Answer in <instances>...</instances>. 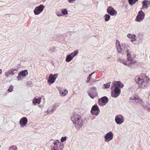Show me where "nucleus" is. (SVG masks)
I'll use <instances>...</instances> for the list:
<instances>
[{
  "mask_svg": "<svg viewBox=\"0 0 150 150\" xmlns=\"http://www.w3.org/2000/svg\"><path fill=\"white\" fill-rule=\"evenodd\" d=\"M71 120L77 129H79L83 125V120L81 116L76 114H74L71 117Z\"/></svg>",
  "mask_w": 150,
  "mask_h": 150,
  "instance_id": "f257e3e1",
  "label": "nucleus"
},
{
  "mask_svg": "<svg viewBox=\"0 0 150 150\" xmlns=\"http://www.w3.org/2000/svg\"><path fill=\"white\" fill-rule=\"evenodd\" d=\"M41 101V98H34L33 100V104L35 105L37 103L40 104Z\"/></svg>",
  "mask_w": 150,
  "mask_h": 150,
  "instance_id": "f3484780",
  "label": "nucleus"
},
{
  "mask_svg": "<svg viewBox=\"0 0 150 150\" xmlns=\"http://www.w3.org/2000/svg\"><path fill=\"white\" fill-rule=\"evenodd\" d=\"M53 144L54 145H58L57 144V143L56 142H54L53 143Z\"/></svg>",
  "mask_w": 150,
  "mask_h": 150,
  "instance_id": "8fccbe9b",
  "label": "nucleus"
},
{
  "mask_svg": "<svg viewBox=\"0 0 150 150\" xmlns=\"http://www.w3.org/2000/svg\"><path fill=\"white\" fill-rule=\"evenodd\" d=\"M145 16L144 12L142 10L140 11L136 18L135 21L138 22L142 21L144 19Z\"/></svg>",
  "mask_w": 150,
  "mask_h": 150,
  "instance_id": "39448f33",
  "label": "nucleus"
},
{
  "mask_svg": "<svg viewBox=\"0 0 150 150\" xmlns=\"http://www.w3.org/2000/svg\"><path fill=\"white\" fill-rule=\"evenodd\" d=\"M13 86L11 85V86H10L9 88L8 89V91H9L10 92H12L13 90Z\"/></svg>",
  "mask_w": 150,
  "mask_h": 150,
  "instance_id": "e433bc0d",
  "label": "nucleus"
},
{
  "mask_svg": "<svg viewBox=\"0 0 150 150\" xmlns=\"http://www.w3.org/2000/svg\"><path fill=\"white\" fill-rule=\"evenodd\" d=\"M58 106V105H57V104H56L54 105H53V107L52 109H54V110H55V109L57 108Z\"/></svg>",
  "mask_w": 150,
  "mask_h": 150,
  "instance_id": "ea45409f",
  "label": "nucleus"
},
{
  "mask_svg": "<svg viewBox=\"0 0 150 150\" xmlns=\"http://www.w3.org/2000/svg\"><path fill=\"white\" fill-rule=\"evenodd\" d=\"M131 56H127V60L129 61H132V59L131 58Z\"/></svg>",
  "mask_w": 150,
  "mask_h": 150,
  "instance_id": "79ce46f5",
  "label": "nucleus"
},
{
  "mask_svg": "<svg viewBox=\"0 0 150 150\" xmlns=\"http://www.w3.org/2000/svg\"><path fill=\"white\" fill-rule=\"evenodd\" d=\"M148 2V1L147 0H144L142 2V3H147Z\"/></svg>",
  "mask_w": 150,
  "mask_h": 150,
  "instance_id": "a18cd8bd",
  "label": "nucleus"
},
{
  "mask_svg": "<svg viewBox=\"0 0 150 150\" xmlns=\"http://www.w3.org/2000/svg\"><path fill=\"white\" fill-rule=\"evenodd\" d=\"M45 8V6L42 4H40L35 7L34 10V12L35 15H38L42 12Z\"/></svg>",
  "mask_w": 150,
  "mask_h": 150,
  "instance_id": "6e6552de",
  "label": "nucleus"
},
{
  "mask_svg": "<svg viewBox=\"0 0 150 150\" xmlns=\"http://www.w3.org/2000/svg\"><path fill=\"white\" fill-rule=\"evenodd\" d=\"M94 73V72H93L91 73V74L89 75L88 76V77L87 78V81L86 82L87 83H89L90 81V80L91 78V76Z\"/></svg>",
  "mask_w": 150,
  "mask_h": 150,
  "instance_id": "bb28decb",
  "label": "nucleus"
},
{
  "mask_svg": "<svg viewBox=\"0 0 150 150\" xmlns=\"http://www.w3.org/2000/svg\"><path fill=\"white\" fill-rule=\"evenodd\" d=\"M1 147V146L0 145V148Z\"/></svg>",
  "mask_w": 150,
  "mask_h": 150,
  "instance_id": "4d7b16f0",
  "label": "nucleus"
},
{
  "mask_svg": "<svg viewBox=\"0 0 150 150\" xmlns=\"http://www.w3.org/2000/svg\"><path fill=\"white\" fill-rule=\"evenodd\" d=\"M104 17H105V20L106 21H107L110 19V16L108 14H106L105 15Z\"/></svg>",
  "mask_w": 150,
  "mask_h": 150,
  "instance_id": "393cba45",
  "label": "nucleus"
},
{
  "mask_svg": "<svg viewBox=\"0 0 150 150\" xmlns=\"http://www.w3.org/2000/svg\"><path fill=\"white\" fill-rule=\"evenodd\" d=\"M117 86L119 88H122L124 86L123 84L119 81H116V82L114 83L113 85H112L111 87V89H112L115 86Z\"/></svg>",
  "mask_w": 150,
  "mask_h": 150,
  "instance_id": "4468645a",
  "label": "nucleus"
},
{
  "mask_svg": "<svg viewBox=\"0 0 150 150\" xmlns=\"http://www.w3.org/2000/svg\"><path fill=\"white\" fill-rule=\"evenodd\" d=\"M135 80L136 83L138 84L139 88H145L148 82L149 79L147 80L146 78L144 79L142 76H139L135 77Z\"/></svg>",
  "mask_w": 150,
  "mask_h": 150,
  "instance_id": "f03ea898",
  "label": "nucleus"
},
{
  "mask_svg": "<svg viewBox=\"0 0 150 150\" xmlns=\"http://www.w3.org/2000/svg\"><path fill=\"white\" fill-rule=\"evenodd\" d=\"M78 53V51L77 50L74 51V52L70 54L71 55H72V57L74 58L76 56Z\"/></svg>",
  "mask_w": 150,
  "mask_h": 150,
  "instance_id": "a878e982",
  "label": "nucleus"
},
{
  "mask_svg": "<svg viewBox=\"0 0 150 150\" xmlns=\"http://www.w3.org/2000/svg\"><path fill=\"white\" fill-rule=\"evenodd\" d=\"M22 76L21 75H19V73L18 74V76H17V78L18 81H20L21 80Z\"/></svg>",
  "mask_w": 150,
  "mask_h": 150,
  "instance_id": "4c0bfd02",
  "label": "nucleus"
},
{
  "mask_svg": "<svg viewBox=\"0 0 150 150\" xmlns=\"http://www.w3.org/2000/svg\"><path fill=\"white\" fill-rule=\"evenodd\" d=\"M17 70L15 69H12L9 70L11 75H14L15 74L17 73Z\"/></svg>",
  "mask_w": 150,
  "mask_h": 150,
  "instance_id": "412c9836",
  "label": "nucleus"
},
{
  "mask_svg": "<svg viewBox=\"0 0 150 150\" xmlns=\"http://www.w3.org/2000/svg\"><path fill=\"white\" fill-rule=\"evenodd\" d=\"M28 74V72L27 70L22 71L19 72V75H21L23 77H25Z\"/></svg>",
  "mask_w": 150,
  "mask_h": 150,
  "instance_id": "dca6fc26",
  "label": "nucleus"
},
{
  "mask_svg": "<svg viewBox=\"0 0 150 150\" xmlns=\"http://www.w3.org/2000/svg\"><path fill=\"white\" fill-rule=\"evenodd\" d=\"M115 121L117 124L121 125L124 122V119L122 115L119 114L116 116Z\"/></svg>",
  "mask_w": 150,
  "mask_h": 150,
  "instance_id": "0eeeda50",
  "label": "nucleus"
},
{
  "mask_svg": "<svg viewBox=\"0 0 150 150\" xmlns=\"http://www.w3.org/2000/svg\"><path fill=\"white\" fill-rule=\"evenodd\" d=\"M131 64H130V63H126V64L125 65L127 66L128 67H130L131 66V65H130Z\"/></svg>",
  "mask_w": 150,
  "mask_h": 150,
  "instance_id": "09e8293b",
  "label": "nucleus"
},
{
  "mask_svg": "<svg viewBox=\"0 0 150 150\" xmlns=\"http://www.w3.org/2000/svg\"><path fill=\"white\" fill-rule=\"evenodd\" d=\"M43 1H45V0H42Z\"/></svg>",
  "mask_w": 150,
  "mask_h": 150,
  "instance_id": "6e6d98bb",
  "label": "nucleus"
},
{
  "mask_svg": "<svg viewBox=\"0 0 150 150\" xmlns=\"http://www.w3.org/2000/svg\"><path fill=\"white\" fill-rule=\"evenodd\" d=\"M59 148L58 147V145H54L51 148V150H59Z\"/></svg>",
  "mask_w": 150,
  "mask_h": 150,
  "instance_id": "2f4dec72",
  "label": "nucleus"
},
{
  "mask_svg": "<svg viewBox=\"0 0 150 150\" xmlns=\"http://www.w3.org/2000/svg\"><path fill=\"white\" fill-rule=\"evenodd\" d=\"M113 136V133L111 131H110L109 132L107 133L104 137L105 141L108 142L111 140Z\"/></svg>",
  "mask_w": 150,
  "mask_h": 150,
  "instance_id": "9d476101",
  "label": "nucleus"
},
{
  "mask_svg": "<svg viewBox=\"0 0 150 150\" xmlns=\"http://www.w3.org/2000/svg\"><path fill=\"white\" fill-rule=\"evenodd\" d=\"M57 15L58 16H62V15L61 14H60L59 13H58V12H57Z\"/></svg>",
  "mask_w": 150,
  "mask_h": 150,
  "instance_id": "de8ad7c7",
  "label": "nucleus"
},
{
  "mask_svg": "<svg viewBox=\"0 0 150 150\" xmlns=\"http://www.w3.org/2000/svg\"><path fill=\"white\" fill-rule=\"evenodd\" d=\"M114 88L111 89V96L112 97L116 98L120 95L121 93V90L118 86L114 87Z\"/></svg>",
  "mask_w": 150,
  "mask_h": 150,
  "instance_id": "20e7f679",
  "label": "nucleus"
},
{
  "mask_svg": "<svg viewBox=\"0 0 150 150\" xmlns=\"http://www.w3.org/2000/svg\"><path fill=\"white\" fill-rule=\"evenodd\" d=\"M56 47H50L49 50V52L50 53L55 52L56 51Z\"/></svg>",
  "mask_w": 150,
  "mask_h": 150,
  "instance_id": "5701e85b",
  "label": "nucleus"
},
{
  "mask_svg": "<svg viewBox=\"0 0 150 150\" xmlns=\"http://www.w3.org/2000/svg\"><path fill=\"white\" fill-rule=\"evenodd\" d=\"M28 122V119L25 117H22L20 120V124L21 126L22 127H23L25 126Z\"/></svg>",
  "mask_w": 150,
  "mask_h": 150,
  "instance_id": "ddd939ff",
  "label": "nucleus"
},
{
  "mask_svg": "<svg viewBox=\"0 0 150 150\" xmlns=\"http://www.w3.org/2000/svg\"><path fill=\"white\" fill-rule=\"evenodd\" d=\"M116 47L118 46H120V45L119 41L117 40H116Z\"/></svg>",
  "mask_w": 150,
  "mask_h": 150,
  "instance_id": "58836bf2",
  "label": "nucleus"
},
{
  "mask_svg": "<svg viewBox=\"0 0 150 150\" xmlns=\"http://www.w3.org/2000/svg\"><path fill=\"white\" fill-rule=\"evenodd\" d=\"M131 62H130V64H133L134 63H135V61H133L132 60Z\"/></svg>",
  "mask_w": 150,
  "mask_h": 150,
  "instance_id": "3c124183",
  "label": "nucleus"
},
{
  "mask_svg": "<svg viewBox=\"0 0 150 150\" xmlns=\"http://www.w3.org/2000/svg\"><path fill=\"white\" fill-rule=\"evenodd\" d=\"M149 7H150V1L149 2V4H148Z\"/></svg>",
  "mask_w": 150,
  "mask_h": 150,
  "instance_id": "5fc2aeb1",
  "label": "nucleus"
},
{
  "mask_svg": "<svg viewBox=\"0 0 150 150\" xmlns=\"http://www.w3.org/2000/svg\"><path fill=\"white\" fill-rule=\"evenodd\" d=\"M108 99L106 96H104L99 99L98 102L100 105H105L108 102Z\"/></svg>",
  "mask_w": 150,
  "mask_h": 150,
  "instance_id": "9b49d317",
  "label": "nucleus"
},
{
  "mask_svg": "<svg viewBox=\"0 0 150 150\" xmlns=\"http://www.w3.org/2000/svg\"><path fill=\"white\" fill-rule=\"evenodd\" d=\"M73 57H72V55H71V54H69L68 55L67 57L66 58V61L67 62H70L71 60L73 59Z\"/></svg>",
  "mask_w": 150,
  "mask_h": 150,
  "instance_id": "6ab92c4d",
  "label": "nucleus"
},
{
  "mask_svg": "<svg viewBox=\"0 0 150 150\" xmlns=\"http://www.w3.org/2000/svg\"><path fill=\"white\" fill-rule=\"evenodd\" d=\"M120 62L124 64L125 65L126 64V62L124 60H123L122 59H120L119 60Z\"/></svg>",
  "mask_w": 150,
  "mask_h": 150,
  "instance_id": "c9c22d12",
  "label": "nucleus"
},
{
  "mask_svg": "<svg viewBox=\"0 0 150 150\" xmlns=\"http://www.w3.org/2000/svg\"><path fill=\"white\" fill-rule=\"evenodd\" d=\"M138 0H128L129 4L132 6L138 1Z\"/></svg>",
  "mask_w": 150,
  "mask_h": 150,
  "instance_id": "b1692460",
  "label": "nucleus"
},
{
  "mask_svg": "<svg viewBox=\"0 0 150 150\" xmlns=\"http://www.w3.org/2000/svg\"><path fill=\"white\" fill-rule=\"evenodd\" d=\"M67 137H62L61 138V141L62 142H63L65 141L67 139Z\"/></svg>",
  "mask_w": 150,
  "mask_h": 150,
  "instance_id": "72a5a7b5",
  "label": "nucleus"
},
{
  "mask_svg": "<svg viewBox=\"0 0 150 150\" xmlns=\"http://www.w3.org/2000/svg\"><path fill=\"white\" fill-rule=\"evenodd\" d=\"M62 12L63 15H66L68 13V11L66 9H64L62 10Z\"/></svg>",
  "mask_w": 150,
  "mask_h": 150,
  "instance_id": "7c9ffc66",
  "label": "nucleus"
},
{
  "mask_svg": "<svg viewBox=\"0 0 150 150\" xmlns=\"http://www.w3.org/2000/svg\"><path fill=\"white\" fill-rule=\"evenodd\" d=\"M117 47V52L119 53H121V50H122V48L121 45H120V46H118Z\"/></svg>",
  "mask_w": 150,
  "mask_h": 150,
  "instance_id": "c85d7f7f",
  "label": "nucleus"
},
{
  "mask_svg": "<svg viewBox=\"0 0 150 150\" xmlns=\"http://www.w3.org/2000/svg\"><path fill=\"white\" fill-rule=\"evenodd\" d=\"M60 148L61 149H62L64 148V145L63 144H62L60 145Z\"/></svg>",
  "mask_w": 150,
  "mask_h": 150,
  "instance_id": "c03bdc74",
  "label": "nucleus"
},
{
  "mask_svg": "<svg viewBox=\"0 0 150 150\" xmlns=\"http://www.w3.org/2000/svg\"><path fill=\"white\" fill-rule=\"evenodd\" d=\"M142 8H147L149 7L148 4V3H142Z\"/></svg>",
  "mask_w": 150,
  "mask_h": 150,
  "instance_id": "c756f323",
  "label": "nucleus"
},
{
  "mask_svg": "<svg viewBox=\"0 0 150 150\" xmlns=\"http://www.w3.org/2000/svg\"><path fill=\"white\" fill-rule=\"evenodd\" d=\"M9 149V150H17V148L16 146L13 145L11 146Z\"/></svg>",
  "mask_w": 150,
  "mask_h": 150,
  "instance_id": "cd10ccee",
  "label": "nucleus"
},
{
  "mask_svg": "<svg viewBox=\"0 0 150 150\" xmlns=\"http://www.w3.org/2000/svg\"><path fill=\"white\" fill-rule=\"evenodd\" d=\"M143 107L145 109L147 110L148 112L150 111V104L144 105Z\"/></svg>",
  "mask_w": 150,
  "mask_h": 150,
  "instance_id": "4be33fe9",
  "label": "nucleus"
},
{
  "mask_svg": "<svg viewBox=\"0 0 150 150\" xmlns=\"http://www.w3.org/2000/svg\"><path fill=\"white\" fill-rule=\"evenodd\" d=\"M100 112V109L97 105H95L92 107L91 110V113L92 115L97 116L99 114Z\"/></svg>",
  "mask_w": 150,
  "mask_h": 150,
  "instance_id": "423d86ee",
  "label": "nucleus"
},
{
  "mask_svg": "<svg viewBox=\"0 0 150 150\" xmlns=\"http://www.w3.org/2000/svg\"><path fill=\"white\" fill-rule=\"evenodd\" d=\"M87 93L89 96L92 99H94L98 95L96 88L95 86L90 88L89 90L87 91Z\"/></svg>",
  "mask_w": 150,
  "mask_h": 150,
  "instance_id": "7ed1b4c3",
  "label": "nucleus"
},
{
  "mask_svg": "<svg viewBox=\"0 0 150 150\" xmlns=\"http://www.w3.org/2000/svg\"><path fill=\"white\" fill-rule=\"evenodd\" d=\"M2 72V71L1 69H0V74H1Z\"/></svg>",
  "mask_w": 150,
  "mask_h": 150,
  "instance_id": "603ef678",
  "label": "nucleus"
},
{
  "mask_svg": "<svg viewBox=\"0 0 150 150\" xmlns=\"http://www.w3.org/2000/svg\"><path fill=\"white\" fill-rule=\"evenodd\" d=\"M107 11L108 14L112 16H115L117 14V11L111 6L108 8Z\"/></svg>",
  "mask_w": 150,
  "mask_h": 150,
  "instance_id": "f8f14e48",
  "label": "nucleus"
},
{
  "mask_svg": "<svg viewBox=\"0 0 150 150\" xmlns=\"http://www.w3.org/2000/svg\"><path fill=\"white\" fill-rule=\"evenodd\" d=\"M54 109H53L52 108L51 110H50V109H49L47 110V113L49 114H51L52 113L54 112Z\"/></svg>",
  "mask_w": 150,
  "mask_h": 150,
  "instance_id": "f704fd0d",
  "label": "nucleus"
},
{
  "mask_svg": "<svg viewBox=\"0 0 150 150\" xmlns=\"http://www.w3.org/2000/svg\"><path fill=\"white\" fill-rule=\"evenodd\" d=\"M127 37L131 39V40L132 42H133L136 40L135 38L136 35H133L130 34H129L127 35Z\"/></svg>",
  "mask_w": 150,
  "mask_h": 150,
  "instance_id": "a211bd4d",
  "label": "nucleus"
},
{
  "mask_svg": "<svg viewBox=\"0 0 150 150\" xmlns=\"http://www.w3.org/2000/svg\"><path fill=\"white\" fill-rule=\"evenodd\" d=\"M95 118V117L93 116V118L92 119V120L93 119Z\"/></svg>",
  "mask_w": 150,
  "mask_h": 150,
  "instance_id": "864d4df0",
  "label": "nucleus"
},
{
  "mask_svg": "<svg viewBox=\"0 0 150 150\" xmlns=\"http://www.w3.org/2000/svg\"><path fill=\"white\" fill-rule=\"evenodd\" d=\"M5 74L7 76L11 75L9 71L8 72H6L5 73Z\"/></svg>",
  "mask_w": 150,
  "mask_h": 150,
  "instance_id": "37998d69",
  "label": "nucleus"
},
{
  "mask_svg": "<svg viewBox=\"0 0 150 150\" xmlns=\"http://www.w3.org/2000/svg\"><path fill=\"white\" fill-rule=\"evenodd\" d=\"M110 83H106V84H104L103 85V86L105 87V88H109L110 87Z\"/></svg>",
  "mask_w": 150,
  "mask_h": 150,
  "instance_id": "473e14b6",
  "label": "nucleus"
},
{
  "mask_svg": "<svg viewBox=\"0 0 150 150\" xmlns=\"http://www.w3.org/2000/svg\"><path fill=\"white\" fill-rule=\"evenodd\" d=\"M69 1V2L72 3H74L76 0H68Z\"/></svg>",
  "mask_w": 150,
  "mask_h": 150,
  "instance_id": "49530a36",
  "label": "nucleus"
},
{
  "mask_svg": "<svg viewBox=\"0 0 150 150\" xmlns=\"http://www.w3.org/2000/svg\"><path fill=\"white\" fill-rule=\"evenodd\" d=\"M126 52L127 53V56H131V54H130V52H129V50H127L126 51Z\"/></svg>",
  "mask_w": 150,
  "mask_h": 150,
  "instance_id": "a19ab883",
  "label": "nucleus"
},
{
  "mask_svg": "<svg viewBox=\"0 0 150 150\" xmlns=\"http://www.w3.org/2000/svg\"><path fill=\"white\" fill-rule=\"evenodd\" d=\"M130 99L133 100L132 101L134 104H137V103H140L142 101V100L139 98H137L136 97H131L130 98Z\"/></svg>",
  "mask_w": 150,
  "mask_h": 150,
  "instance_id": "2eb2a0df",
  "label": "nucleus"
},
{
  "mask_svg": "<svg viewBox=\"0 0 150 150\" xmlns=\"http://www.w3.org/2000/svg\"><path fill=\"white\" fill-rule=\"evenodd\" d=\"M59 93L63 96H66L68 93V91L67 89H65L64 91L59 90Z\"/></svg>",
  "mask_w": 150,
  "mask_h": 150,
  "instance_id": "aec40b11",
  "label": "nucleus"
},
{
  "mask_svg": "<svg viewBox=\"0 0 150 150\" xmlns=\"http://www.w3.org/2000/svg\"><path fill=\"white\" fill-rule=\"evenodd\" d=\"M58 75V74H55L54 75L52 74H50L49 76V79L47 81L48 83L50 84L53 83L57 77Z\"/></svg>",
  "mask_w": 150,
  "mask_h": 150,
  "instance_id": "1a4fd4ad",
  "label": "nucleus"
}]
</instances>
